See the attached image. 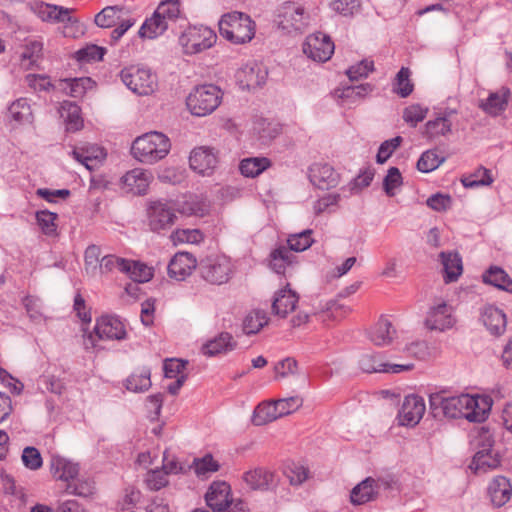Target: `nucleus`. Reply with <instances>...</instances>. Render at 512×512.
Wrapping results in <instances>:
<instances>
[{"mask_svg": "<svg viewBox=\"0 0 512 512\" xmlns=\"http://www.w3.org/2000/svg\"><path fill=\"white\" fill-rule=\"evenodd\" d=\"M429 403L435 416L441 412L448 418H465L477 423L486 420L491 406L486 398L469 394L447 396L444 391L431 394Z\"/></svg>", "mask_w": 512, "mask_h": 512, "instance_id": "nucleus-1", "label": "nucleus"}, {"mask_svg": "<svg viewBox=\"0 0 512 512\" xmlns=\"http://www.w3.org/2000/svg\"><path fill=\"white\" fill-rule=\"evenodd\" d=\"M170 148V140L165 134L151 131L134 140L131 153L142 163L154 164L163 159L169 153Z\"/></svg>", "mask_w": 512, "mask_h": 512, "instance_id": "nucleus-2", "label": "nucleus"}, {"mask_svg": "<svg viewBox=\"0 0 512 512\" xmlns=\"http://www.w3.org/2000/svg\"><path fill=\"white\" fill-rule=\"evenodd\" d=\"M220 34L234 44L250 42L255 35L254 21L242 12L224 14L219 21Z\"/></svg>", "mask_w": 512, "mask_h": 512, "instance_id": "nucleus-3", "label": "nucleus"}, {"mask_svg": "<svg viewBox=\"0 0 512 512\" xmlns=\"http://www.w3.org/2000/svg\"><path fill=\"white\" fill-rule=\"evenodd\" d=\"M222 100L221 89L213 84L196 86L188 95L186 105L191 114L203 117L217 109Z\"/></svg>", "mask_w": 512, "mask_h": 512, "instance_id": "nucleus-4", "label": "nucleus"}, {"mask_svg": "<svg viewBox=\"0 0 512 512\" xmlns=\"http://www.w3.org/2000/svg\"><path fill=\"white\" fill-rule=\"evenodd\" d=\"M198 269L201 278L212 285L227 283L234 272L231 259L220 254L210 255L202 259Z\"/></svg>", "mask_w": 512, "mask_h": 512, "instance_id": "nucleus-5", "label": "nucleus"}, {"mask_svg": "<svg viewBox=\"0 0 512 512\" xmlns=\"http://www.w3.org/2000/svg\"><path fill=\"white\" fill-rule=\"evenodd\" d=\"M217 41L214 30L204 25L189 26L179 37V44L187 55L201 53Z\"/></svg>", "mask_w": 512, "mask_h": 512, "instance_id": "nucleus-6", "label": "nucleus"}, {"mask_svg": "<svg viewBox=\"0 0 512 512\" xmlns=\"http://www.w3.org/2000/svg\"><path fill=\"white\" fill-rule=\"evenodd\" d=\"M122 82L138 95L152 94L157 87V77L150 69L132 65L121 70Z\"/></svg>", "mask_w": 512, "mask_h": 512, "instance_id": "nucleus-7", "label": "nucleus"}, {"mask_svg": "<svg viewBox=\"0 0 512 512\" xmlns=\"http://www.w3.org/2000/svg\"><path fill=\"white\" fill-rule=\"evenodd\" d=\"M276 23L286 33L301 32L307 25L304 8L293 2L284 3L279 9Z\"/></svg>", "mask_w": 512, "mask_h": 512, "instance_id": "nucleus-8", "label": "nucleus"}, {"mask_svg": "<svg viewBox=\"0 0 512 512\" xmlns=\"http://www.w3.org/2000/svg\"><path fill=\"white\" fill-rule=\"evenodd\" d=\"M457 111L452 108H445L436 113L433 119L428 120L422 131V135L428 140H436L440 137H447L452 133L453 117Z\"/></svg>", "mask_w": 512, "mask_h": 512, "instance_id": "nucleus-9", "label": "nucleus"}, {"mask_svg": "<svg viewBox=\"0 0 512 512\" xmlns=\"http://www.w3.org/2000/svg\"><path fill=\"white\" fill-rule=\"evenodd\" d=\"M334 43L331 38L322 33L317 32L307 37L303 45V52L314 61L326 62L334 53Z\"/></svg>", "mask_w": 512, "mask_h": 512, "instance_id": "nucleus-10", "label": "nucleus"}, {"mask_svg": "<svg viewBox=\"0 0 512 512\" xmlns=\"http://www.w3.org/2000/svg\"><path fill=\"white\" fill-rule=\"evenodd\" d=\"M176 219L174 208L167 202L155 201L148 208V224L154 232L171 228Z\"/></svg>", "mask_w": 512, "mask_h": 512, "instance_id": "nucleus-11", "label": "nucleus"}, {"mask_svg": "<svg viewBox=\"0 0 512 512\" xmlns=\"http://www.w3.org/2000/svg\"><path fill=\"white\" fill-rule=\"evenodd\" d=\"M189 164L193 171L202 175H211L218 164V152L214 148L201 146L192 150Z\"/></svg>", "mask_w": 512, "mask_h": 512, "instance_id": "nucleus-12", "label": "nucleus"}, {"mask_svg": "<svg viewBox=\"0 0 512 512\" xmlns=\"http://www.w3.org/2000/svg\"><path fill=\"white\" fill-rule=\"evenodd\" d=\"M94 333L98 340H123L127 336L123 322L116 316L102 315L96 320Z\"/></svg>", "mask_w": 512, "mask_h": 512, "instance_id": "nucleus-13", "label": "nucleus"}, {"mask_svg": "<svg viewBox=\"0 0 512 512\" xmlns=\"http://www.w3.org/2000/svg\"><path fill=\"white\" fill-rule=\"evenodd\" d=\"M452 307L445 301L434 304L428 311L425 325L430 330L444 331L453 326Z\"/></svg>", "mask_w": 512, "mask_h": 512, "instance_id": "nucleus-14", "label": "nucleus"}, {"mask_svg": "<svg viewBox=\"0 0 512 512\" xmlns=\"http://www.w3.org/2000/svg\"><path fill=\"white\" fill-rule=\"evenodd\" d=\"M425 409L426 406L422 397L418 395L406 396L399 411L400 424L404 426H415L422 419Z\"/></svg>", "mask_w": 512, "mask_h": 512, "instance_id": "nucleus-15", "label": "nucleus"}, {"mask_svg": "<svg viewBox=\"0 0 512 512\" xmlns=\"http://www.w3.org/2000/svg\"><path fill=\"white\" fill-rule=\"evenodd\" d=\"M310 182L321 190H328L338 185L340 176L329 164L316 163L309 169Z\"/></svg>", "mask_w": 512, "mask_h": 512, "instance_id": "nucleus-16", "label": "nucleus"}, {"mask_svg": "<svg viewBox=\"0 0 512 512\" xmlns=\"http://www.w3.org/2000/svg\"><path fill=\"white\" fill-rule=\"evenodd\" d=\"M73 158L88 170L96 168L106 157L104 148L97 144L85 143L72 150Z\"/></svg>", "mask_w": 512, "mask_h": 512, "instance_id": "nucleus-17", "label": "nucleus"}, {"mask_svg": "<svg viewBox=\"0 0 512 512\" xmlns=\"http://www.w3.org/2000/svg\"><path fill=\"white\" fill-rule=\"evenodd\" d=\"M267 70L257 63L247 64L237 72V79L240 85L253 90L261 87L267 79Z\"/></svg>", "mask_w": 512, "mask_h": 512, "instance_id": "nucleus-18", "label": "nucleus"}, {"mask_svg": "<svg viewBox=\"0 0 512 512\" xmlns=\"http://www.w3.org/2000/svg\"><path fill=\"white\" fill-rule=\"evenodd\" d=\"M396 336L395 327L385 316H381L368 331L369 340L376 346L390 345Z\"/></svg>", "mask_w": 512, "mask_h": 512, "instance_id": "nucleus-19", "label": "nucleus"}, {"mask_svg": "<svg viewBox=\"0 0 512 512\" xmlns=\"http://www.w3.org/2000/svg\"><path fill=\"white\" fill-rule=\"evenodd\" d=\"M197 266L196 258L188 252H178L168 264V275L176 280L189 276Z\"/></svg>", "mask_w": 512, "mask_h": 512, "instance_id": "nucleus-20", "label": "nucleus"}, {"mask_svg": "<svg viewBox=\"0 0 512 512\" xmlns=\"http://www.w3.org/2000/svg\"><path fill=\"white\" fill-rule=\"evenodd\" d=\"M123 189L133 195H144L150 183V173L135 168L121 177Z\"/></svg>", "mask_w": 512, "mask_h": 512, "instance_id": "nucleus-21", "label": "nucleus"}, {"mask_svg": "<svg viewBox=\"0 0 512 512\" xmlns=\"http://www.w3.org/2000/svg\"><path fill=\"white\" fill-rule=\"evenodd\" d=\"M510 96V89L501 87L498 91L491 92L486 100H481L478 107L488 115L498 116L506 110Z\"/></svg>", "mask_w": 512, "mask_h": 512, "instance_id": "nucleus-22", "label": "nucleus"}, {"mask_svg": "<svg viewBox=\"0 0 512 512\" xmlns=\"http://www.w3.org/2000/svg\"><path fill=\"white\" fill-rule=\"evenodd\" d=\"M237 347V341L229 332H221L202 345L201 351L208 357L226 354Z\"/></svg>", "mask_w": 512, "mask_h": 512, "instance_id": "nucleus-23", "label": "nucleus"}, {"mask_svg": "<svg viewBox=\"0 0 512 512\" xmlns=\"http://www.w3.org/2000/svg\"><path fill=\"white\" fill-rule=\"evenodd\" d=\"M243 480L252 490H269L276 485L274 473L262 467L245 472Z\"/></svg>", "mask_w": 512, "mask_h": 512, "instance_id": "nucleus-24", "label": "nucleus"}, {"mask_svg": "<svg viewBox=\"0 0 512 512\" xmlns=\"http://www.w3.org/2000/svg\"><path fill=\"white\" fill-rule=\"evenodd\" d=\"M481 320L492 335H502L506 330V315L501 309L493 305L484 307Z\"/></svg>", "mask_w": 512, "mask_h": 512, "instance_id": "nucleus-25", "label": "nucleus"}, {"mask_svg": "<svg viewBox=\"0 0 512 512\" xmlns=\"http://www.w3.org/2000/svg\"><path fill=\"white\" fill-rule=\"evenodd\" d=\"M230 486L226 482H213L205 495L207 505L221 512L232 501L229 500Z\"/></svg>", "mask_w": 512, "mask_h": 512, "instance_id": "nucleus-26", "label": "nucleus"}, {"mask_svg": "<svg viewBox=\"0 0 512 512\" xmlns=\"http://www.w3.org/2000/svg\"><path fill=\"white\" fill-rule=\"evenodd\" d=\"M298 295L291 289L285 287L275 293L272 302V312L279 317H286L294 311L298 303Z\"/></svg>", "mask_w": 512, "mask_h": 512, "instance_id": "nucleus-27", "label": "nucleus"}, {"mask_svg": "<svg viewBox=\"0 0 512 512\" xmlns=\"http://www.w3.org/2000/svg\"><path fill=\"white\" fill-rule=\"evenodd\" d=\"M488 492L492 503L497 507H501L510 500L512 485L506 477L497 476L490 483Z\"/></svg>", "mask_w": 512, "mask_h": 512, "instance_id": "nucleus-28", "label": "nucleus"}, {"mask_svg": "<svg viewBox=\"0 0 512 512\" xmlns=\"http://www.w3.org/2000/svg\"><path fill=\"white\" fill-rule=\"evenodd\" d=\"M441 262L446 283L457 281L463 271L462 259L457 252H441Z\"/></svg>", "mask_w": 512, "mask_h": 512, "instance_id": "nucleus-29", "label": "nucleus"}, {"mask_svg": "<svg viewBox=\"0 0 512 512\" xmlns=\"http://www.w3.org/2000/svg\"><path fill=\"white\" fill-rule=\"evenodd\" d=\"M59 112L65 121L67 131L76 132L83 127L81 109L76 103L71 101H63Z\"/></svg>", "mask_w": 512, "mask_h": 512, "instance_id": "nucleus-30", "label": "nucleus"}, {"mask_svg": "<svg viewBox=\"0 0 512 512\" xmlns=\"http://www.w3.org/2000/svg\"><path fill=\"white\" fill-rule=\"evenodd\" d=\"M50 470L55 478L63 481L74 479L79 472L77 464L55 455L51 457Z\"/></svg>", "mask_w": 512, "mask_h": 512, "instance_id": "nucleus-31", "label": "nucleus"}, {"mask_svg": "<svg viewBox=\"0 0 512 512\" xmlns=\"http://www.w3.org/2000/svg\"><path fill=\"white\" fill-rule=\"evenodd\" d=\"M375 488L376 481L371 477L366 478L352 489L350 494L351 502L354 505H362L373 500L377 493Z\"/></svg>", "mask_w": 512, "mask_h": 512, "instance_id": "nucleus-32", "label": "nucleus"}, {"mask_svg": "<svg viewBox=\"0 0 512 512\" xmlns=\"http://www.w3.org/2000/svg\"><path fill=\"white\" fill-rule=\"evenodd\" d=\"M374 89V86L370 83H363L355 86H346L342 89L336 90V95L340 98L343 103L348 105L354 104L358 100L365 98Z\"/></svg>", "mask_w": 512, "mask_h": 512, "instance_id": "nucleus-33", "label": "nucleus"}, {"mask_svg": "<svg viewBox=\"0 0 512 512\" xmlns=\"http://www.w3.org/2000/svg\"><path fill=\"white\" fill-rule=\"evenodd\" d=\"M492 444L489 443L487 447L476 452L473 457L470 468L475 472H486L488 469L496 468L500 461L496 455H492Z\"/></svg>", "mask_w": 512, "mask_h": 512, "instance_id": "nucleus-34", "label": "nucleus"}, {"mask_svg": "<svg viewBox=\"0 0 512 512\" xmlns=\"http://www.w3.org/2000/svg\"><path fill=\"white\" fill-rule=\"evenodd\" d=\"M483 282L500 290L512 292V279L500 267H490L482 276Z\"/></svg>", "mask_w": 512, "mask_h": 512, "instance_id": "nucleus-35", "label": "nucleus"}, {"mask_svg": "<svg viewBox=\"0 0 512 512\" xmlns=\"http://www.w3.org/2000/svg\"><path fill=\"white\" fill-rule=\"evenodd\" d=\"M270 165L271 161L266 157H251L245 158L240 162L239 170L243 176L254 178L270 167Z\"/></svg>", "mask_w": 512, "mask_h": 512, "instance_id": "nucleus-36", "label": "nucleus"}, {"mask_svg": "<svg viewBox=\"0 0 512 512\" xmlns=\"http://www.w3.org/2000/svg\"><path fill=\"white\" fill-rule=\"evenodd\" d=\"M168 29L166 22L160 17H156V13L146 19L139 29V36L142 38L154 39L162 35Z\"/></svg>", "mask_w": 512, "mask_h": 512, "instance_id": "nucleus-37", "label": "nucleus"}, {"mask_svg": "<svg viewBox=\"0 0 512 512\" xmlns=\"http://www.w3.org/2000/svg\"><path fill=\"white\" fill-rule=\"evenodd\" d=\"M282 417L275 402L259 404L254 410L252 421L257 426L265 425Z\"/></svg>", "mask_w": 512, "mask_h": 512, "instance_id": "nucleus-38", "label": "nucleus"}, {"mask_svg": "<svg viewBox=\"0 0 512 512\" xmlns=\"http://www.w3.org/2000/svg\"><path fill=\"white\" fill-rule=\"evenodd\" d=\"M95 82L89 77L63 80V90L74 98L84 96L87 90L92 89Z\"/></svg>", "mask_w": 512, "mask_h": 512, "instance_id": "nucleus-39", "label": "nucleus"}, {"mask_svg": "<svg viewBox=\"0 0 512 512\" xmlns=\"http://www.w3.org/2000/svg\"><path fill=\"white\" fill-rule=\"evenodd\" d=\"M268 318L262 311H253L246 315L242 323V331L245 335L257 334L265 325Z\"/></svg>", "mask_w": 512, "mask_h": 512, "instance_id": "nucleus-40", "label": "nucleus"}, {"mask_svg": "<svg viewBox=\"0 0 512 512\" xmlns=\"http://www.w3.org/2000/svg\"><path fill=\"white\" fill-rule=\"evenodd\" d=\"M156 17H160L169 26L170 22H175L180 16L179 0H164L160 2L155 10Z\"/></svg>", "mask_w": 512, "mask_h": 512, "instance_id": "nucleus-41", "label": "nucleus"}, {"mask_svg": "<svg viewBox=\"0 0 512 512\" xmlns=\"http://www.w3.org/2000/svg\"><path fill=\"white\" fill-rule=\"evenodd\" d=\"M151 372L143 368L140 373H133L126 380V388L132 392H144L151 387Z\"/></svg>", "mask_w": 512, "mask_h": 512, "instance_id": "nucleus-42", "label": "nucleus"}, {"mask_svg": "<svg viewBox=\"0 0 512 512\" xmlns=\"http://www.w3.org/2000/svg\"><path fill=\"white\" fill-rule=\"evenodd\" d=\"M36 220L37 224L40 227L43 234L46 236H56L57 235V213L51 212L49 210H41L36 212Z\"/></svg>", "mask_w": 512, "mask_h": 512, "instance_id": "nucleus-43", "label": "nucleus"}, {"mask_svg": "<svg viewBox=\"0 0 512 512\" xmlns=\"http://www.w3.org/2000/svg\"><path fill=\"white\" fill-rule=\"evenodd\" d=\"M461 182L466 188H476L492 184L493 178L490 170L480 166L474 173L462 177Z\"/></svg>", "mask_w": 512, "mask_h": 512, "instance_id": "nucleus-44", "label": "nucleus"}, {"mask_svg": "<svg viewBox=\"0 0 512 512\" xmlns=\"http://www.w3.org/2000/svg\"><path fill=\"white\" fill-rule=\"evenodd\" d=\"M122 10L121 6H107L96 14L94 22L100 28H111L118 23V13Z\"/></svg>", "mask_w": 512, "mask_h": 512, "instance_id": "nucleus-45", "label": "nucleus"}, {"mask_svg": "<svg viewBox=\"0 0 512 512\" xmlns=\"http://www.w3.org/2000/svg\"><path fill=\"white\" fill-rule=\"evenodd\" d=\"M410 74L409 68L402 67L395 77L393 92L402 98L408 97L413 92L414 85L409 79Z\"/></svg>", "mask_w": 512, "mask_h": 512, "instance_id": "nucleus-46", "label": "nucleus"}, {"mask_svg": "<svg viewBox=\"0 0 512 512\" xmlns=\"http://www.w3.org/2000/svg\"><path fill=\"white\" fill-rule=\"evenodd\" d=\"M313 231L311 229L304 230L299 233L289 235L287 239V249L295 252H302L308 249L313 244L312 239Z\"/></svg>", "mask_w": 512, "mask_h": 512, "instance_id": "nucleus-47", "label": "nucleus"}, {"mask_svg": "<svg viewBox=\"0 0 512 512\" xmlns=\"http://www.w3.org/2000/svg\"><path fill=\"white\" fill-rule=\"evenodd\" d=\"M42 20H54L64 22L70 20V10L51 4H41L38 10Z\"/></svg>", "mask_w": 512, "mask_h": 512, "instance_id": "nucleus-48", "label": "nucleus"}, {"mask_svg": "<svg viewBox=\"0 0 512 512\" xmlns=\"http://www.w3.org/2000/svg\"><path fill=\"white\" fill-rule=\"evenodd\" d=\"M444 161L445 158L440 157L436 149L427 150L420 156L417 162V169L420 172L428 173L437 169Z\"/></svg>", "mask_w": 512, "mask_h": 512, "instance_id": "nucleus-49", "label": "nucleus"}, {"mask_svg": "<svg viewBox=\"0 0 512 512\" xmlns=\"http://www.w3.org/2000/svg\"><path fill=\"white\" fill-rule=\"evenodd\" d=\"M291 256L292 254L287 247L280 246L273 250L270 254L272 269L277 274H284L286 266L292 263Z\"/></svg>", "mask_w": 512, "mask_h": 512, "instance_id": "nucleus-50", "label": "nucleus"}, {"mask_svg": "<svg viewBox=\"0 0 512 512\" xmlns=\"http://www.w3.org/2000/svg\"><path fill=\"white\" fill-rule=\"evenodd\" d=\"M125 274L136 283H145L153 277V270L144 263L129 260V271Z\"/></svg>", "mask_w": 512, "mask_h": 512, "instance_id": "nucleus-51", "label": "nucleus"}, {"mask_svg": "<svg viewBox=\"0 0 512 512\" xmlns=\"http://www.w3.org/2000/svg\"><path fill=\"white\" fill-rule=\"evenodd\" d=\"M114 270H118L122 273L129 271V260L115 255H106L102 257L99 264V271L103 274Z\"/></svg>", "mask_w": 512, "mask_h": 512, "instance_id": "nucleus-52", "label": "nucleus"}, {"mask_svg": "<svg viewBox=\"0 0 512 512\" xmlns=\"http://www.w3.org/2000/svg\"><path fill=\"white\" fill-rule=\"evenodd\" d=\"M330 8L343 17H353L361 9L360 0H332Z\"/></svg>", "mask_w": 512, "mask_h": 512, "instance_id": "nucleus-53", "label": "nucleus"}, {"mask_svg": "<svg viewBox=\"0 0 512 512\" xmlns=\"http://www.w3.org/2000/svg\"><path fill=\"white\" fill-rule=\"evenodd\" d=\"M358 363L360 369L366 373H383V370H385V368L381 366L384 365V362L380 354L365 353L361 355Z\"/></svg>", "mask_w": 512, "mask_h": 512, "instance_id": "nucleus-54", "label": "nucleus"}, {"mask_svg": "<svg viewBox=\"0 0 512 512\" xmlns=\"http://www.w3.org/2000/svg\"><path fill=\"white\" fill-rule=\"evenodd\" d=\"M9 113L17 122L30 121L32 116L30 105L25 98L14 101L9 107Z\"/></svg>", "mask_w": 512, "mask_h": 512, "instance_id": "nucleus-55", "label": "nucleus"}, {"mask_svg": "<svg viewBox=\"0 0 512 512\" xmlns=\"http://www.w3.org/2000/svg\"><path fill=\"white\" fill-rule=\"evenodd\" d=\"M428 111V107H423L420 104H412L404 109L403 119L411 127H416L419 122H422L426 118Z\"/></svg>", "mask_w": 512, "mask_h": 512, "instance_id": "nucleus-56", "label": "nucleus"}, {"mask_svg": "<svg viewBox=\"0 0 512 512\" xmlns=\"http://www.w3.org/2000/svg\"><path fill=\"white\" fill-rule=\"evenodd\" d=\"M402 142L403 138L401 136H396L392 139L385 140L384 142H382L376 156L377 163H385L391 157L394 151L401 145Z\"/></svg>", "mask_w": 512, "mask_h": 512, "instance_id": "nucleus-57", "label": "nucleus"}, {"mask_svg": "<svg viewBox=\"0 0 512 512\" xmlns=\"http://www.w3.org/2000/svg\"><path fill=\"white\" fill-rule=\"evenodd\" d=\"M373 70L374 62L372 60L364 59L349 67L346 74L351 81H357L361 78H366Z\"/></svg>", "mask_w": 512, "mask_h": 512, "instance_id": "nucleus-58", "label": "nucleus"}, {"mask_svg": "<svg viewBox=\"0 0 512 512\" xmlns=\"http://www.w3.org/2000/svg\"><path fill=\"white\" fill-rule=\"evenodd\" d=\"M403 184V178L397 167L389 168L387 175L383 180V188L385 193L392 197L395 195V189Z\"/></svg>", "mask_w": 512, "mask_h": 512, "instance_id": "nucleus-59", "label": "nucleus"}, {"mask_svg": "<svg viewBox=\"0 0 512 512\" xmlns=\"http://www.w3.org/2000/svg\"><path fill=\"white\" fill-rule=\"evenodd\" d=\"M101 249L97 245H89L84 253L85 270L95 274L99 269Z\"/></svg>", "mask_w": 512, "mask_h": 512, "instance_id": "nucleus-60", "label": "nucleus"}, {"mask_svg": "<svg viewBox=\"0 0 512 512\" xmlns=\"http://www.w3.org/2000/svg\"><path fill=\"white\" fill-rule=\"evenodd\" d=\"M193 464L197 475H205L207 473L216 472L219 469L218 462L211 454H207L202 458H195Z\"/></svg>", "mask_w": 512, "mask_h": 512, "instance_id": "nucleus-61", "label": "nucleus"}, {"mask_svg": "<svg viewBox=\"0 0 512 512\" xmlns=\"http://www.w3.org/2000/svg\"><path fill=\"white\" fill-rule=\"evenodd\" d=\"M105 49L97 45H88L76 52V58L80 62L99 61L105 54Z\"/></svg>", "mask_w": 512, "mask_h": 512, "instance_id": "nucleus-62", "label": "nucleus"}, {"mask_svg": "<svg viewBox=\"0 0 512 512\" xmlns=\"http://www.w3.org/2000/svg\"><path fill=\"white\" fill-rule=\"evenodd\" d=\"M22 461L24 466L30 470H38L43 464L39 450L30 446L24 448L22 453Z\"/></svg>", "mask_w": 512, "mask_h": 512, "instance_id": "nucleus-63", "label": "nucleus"}, {"mask_svg": "<svg viewBox=\"0 0 512 512\" xmlns=\"http://www.w3.org/2000/svg\"><path fill=\"white\" fill-rule=\"evenodd\" d=\"M203 234L200 230L197 229H183V230H176L172 234V239L174 242H181V243H191L196 244L201 241H203Z\"/></svg>", "mask_w": 512, "mask_h": 512, "instance_id": "nucleus-64", "label": "nucleus"}]
</instances>
